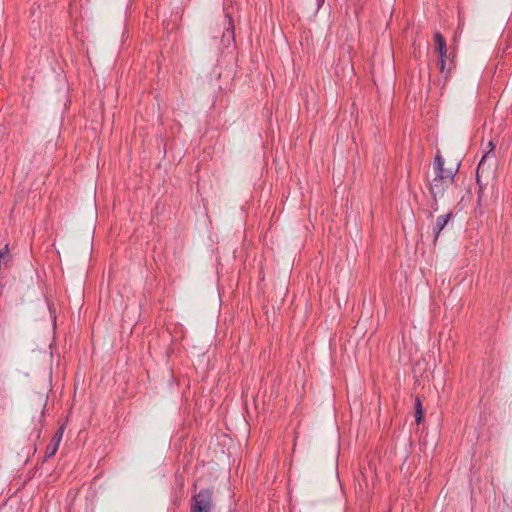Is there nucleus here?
I'll list each match as a JSON object with an SVG mask.
<instances>
[{
  "label": "nucleus",
  "instance_id": "obj_5",
  "mask_svg": "<svg viewBox=\"0 0 512 512\" xmlns=\"http://www.w3.org/2000/svg\"><path fill=\"white\" fill-rule=\"evenodd\" d=\"M488 146H489V148H490V149H489V151H488V152H486V153L483 155V157L481 158V160H480V162H479V164H478V168H477V182H479V181H480V175H479L480 171H482V170L484 169V166H485V162H486V160L489 158L490 154H493V151H494V148H495V145L493 144V142H492V141H490V142L488 143Z\"/></svg>",
  "mask_w": 512,
  "mask_h": 512
},
{
  "label": "nucleus",
  "instance_id": "obj_6",
  "mask_svg": "<svg viewBox=\"0 0 512 512\" xmlns=\"http://www.w3.org/2000/svg\"><path fill=\"white\" fill-rule=\"evenodd\" d=\"M226 19L228 22V27L226 28L225 32L223 33V41L227 39L229 41L230 39H234V25L231 15L227 12L226 13Z\"/></svg>",
  "mask_w": 512,
  "mask_h": 512
},
{
  "label": "nucleus",
  "instance_id": "obj_7",
  "mask_svg": "<svg viewBox=\"0 0 512 512\" xmlns=\"http://www.w3.org/2000/svg\"><path fill=\"white\" fill-rule=\"evenodd\" d=\"M59 445L60 444L58 442L51 440V442L48 444V446L46 448V453H45L46 457L50 458V457L54 456L58 450Z\"/></svg>",
  "mask_w": 512,
  "mask_h": 512
},
{
  "label": "nucleus",
  "instance_id": "obj_4",
  "mask_svg": "<svg viewBox=\"0 0 512 512\" xmlns=\"http://www.w3.org/2000/svg\"><path fill=\"white\" fill-rule=\"evenodd\" d=\"M451 218V213H447V214H444V215H440L437 220H436V223L433 227V233H434V241L437 240V238L439 237L440 235V232L444 229V227L447 225L448 221L450 220Z\"/></svg>",
  "mask_w": 512,
  "mask_h": 512
},
{
  "label": "nucleus",
  "instance_id": "obj_1",
  "mask_svg": "<svg viewBox=\"0 0 512 512\" xmlns=\"http://www.w3.org/2000/svg\"><path fill=\"white\" fill-rule=\"evenodd\" d=\"M434 170L435 177L430 183V192L436 201L437 197H441L447 187L453 183L455 173L444 169V159L439 154L435 157Z\"/></svg>",
  "mask_w": 512,
  "mask_h": 512
},
{
  "label": "nucleus",
  "instance_id": "obj_8",
  "mask_svg": "<svg viewBox=\"0 0 512 512\" xmlns=\"http://www.w3.org/2000/svg\"><path fill=\"white\" fill-rule=\"evenodd\" d=\"M63 432H64V428L60 427L58 429V431L55 433V435L53 436L52 440H54L60 444L62 437H63Z\"/></svg>",
  "mask_w": 512,
  "mask_h": 512
},
{
  "label": "nucleus",
  "instance_id": "obj_11",
  "mask_svg": "<svg viewBox=\"0 0 512 512\" xmlns=\"http://www.w3.org/2000/svg\"><path fill=\"white\" fill-rule=\"evenodd\" d=\"M324 3V0H317V8L319 9L320 6Z\"/></svg>",
  "mask_w": 512,
  "mask_h": 512
},
{
  "label": "nucleus",
  "instance_id": "obj_10",
  "mask_svg": "<svg viewBox=\"0 0 512 512\" xmlns=\"http://www.w3.org/2000/svg\"><path fill=\"white\" fill-rule=\"evenodd\" d=\"M8 255V247L0 249V259L5 258Z\"/></svg>",
  "mask_w": 512,
  "mask_h": 512
},
{
  "label": "nucleus",
  "instance_id": "obj_2",
  "mask_svg": "<svg viewBox=\"0 0 512 512\" xmlns=\"http://www.w3.org/2000/svg\"><path fill=\"white\" fill-rule=\"evenodd\" d=\"M213 508V491L202 489L191 500V512H211Z\"/></svg>",
  "mask_w": 512,
  "mask_h": 512
},
{
  "label": "nucleus",
  "instance_id": "obj_3",
  "mask_svg": "<svg viewBox=\"0 0 512 512\" xmlns=\"http://www.w3.org/2000/svg\"><path fill=\"white\" fill-rule=\"evenodd\" d=\"M434 40L436 45V51L438 52L440 57V68L443 71L445 68V58L447 53L446 42L439 32H436L434 34Z\"/></svg>",
  "mask_w": 512,
  "mask_h": 512
},
{
  "label": "nucleus",
  "instance_id": "obj_9",
  "mask_svg": "<svg viewBox=\"0 0 512 512\" xmlns=\"http://www.w3.org/2000/svg\"><path fill=\"white\" fill-rule=\"evenodd\" d=\"M421 403L419 400L416 402V421L419 423L421 420Z\"/></svg>",
  "mask_w": 512,
  "mask_h": 512
}]
</instances>
